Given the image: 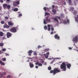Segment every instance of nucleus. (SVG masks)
Instances as JSON below:
<instances>
[{"mask_svg": "<svg viewBox=\"0 0 78 78\" xmlns=\"http://www.w3.org/2000/svg\"><path fill=\"white\" fill-rule=\"evenodd\" d=\"M60 72H61V70H59V69L55 68L53 70H51L50 71V73H53L54 75L56 74V73H59Z\"/></svg>", "mask_w": 78, "mask_h": 78, "instance_id": "nucleus-1", "label": "nucleus"}, {"mask_svg": "<svg viewBox=\"0 0 78 78\" xmlns=\"http://www.w3.org/2000/svg\"><path fill=\"white\" fill-rule=\"evenodd\" d=\"M66 63H68L63 62L60 66V68L61 69H63V71H66Z\"/></svg>", "mask_w": 78, "mask_h": 78, "instance_id": "nucleus-2", "label": "nucleus"}, {"mask_svg": "<svg viewBox=\"0 0 78 78\" xmlns=\"http://www.w3.org/2000/svg\"><path fill=\"white\" fill-rule=\"evenodd\" d=\"M73 42H78V37L75 36L73 39Z\"/></svg>", "mask_w": 78, "mask_h": 78, "instance_id": "nucleus-3", "label": "nucleus"}, {"mask_svg": "<svg viewBox=\"0 0 78 78\" xmlns=\"http://www.w3.org/2000/svg\"><path fill=\"white\" fill-rule=\"evenodd\" d=\"M10 31L12 33H16L17 31V30L16 29L13 27L11 29Z\"/></svg>", "mask_w": 78, "mask_h": 78, "instance_id": "nucleus-4", "label": "nucleus"}, {"mask_svg": "<svg viewBox=\"0 0 78 78\" xmlns=\"http://www.w3.org/2000/svg\"><path fill=\"white\" fill-rule=\"evenodd\" d=\"M54 37L55 39H57V40H59V39L60 38V37L58 36V34H55L54 36Z\"/></svg>", "mask_w": 78, "mask_h": 78, "instance_id": "nucleus-5", "label": "nucleus"}, {"mask_svg": "<svg viewBox=\"0 0 78 78\" xmlns=\"http://www.w3.org/2000/svg\"><path fill=\"white\" fill-rule=\"evenodd\" d=\"M46 21L49 22H50V20L49 19L47 18L46 19V20H44V24H47V23L46 22Z\"/></svg>", "mask_w": 78, "mask_h": 78, "instance_id": "nucleus-6", "label": "nucleus"}, {"mask_svg": "<svg viewBox=\"0 0 78 78\" xmlns=\"http://www.w3.org/2000/svg\"><path fill=\"white\" fill-rule=\"evenodd\" d=\"M33 53V51L31 50H30L28 52V55L30 56H31V54Z\"/></svg>", "mask_w": 78, "mask_h": 78, "instance_id": "nucleus-7", "label": "nucleus"}, {"mask_svg": "<svg viewBox=\"0 0 78 78\" xmlns=\"http://www.w3.org/2000/svg\"><path fill=\"white\" fill-rule=\"evenodd\" d=\"M11 34L9 32H8L7 33V36L8 38H9L10 37H11Z\"/></svg>", "mask_w": 78, "mask_h": 78, "instance_id": "nucleus-8", "label": "nucleus"}, {"mask_svg": "<svg viewBox=\"0 0 78 78\" xmlns=\"http://www.w3.org/2000/svg\"><path fill=\"white\" fill-rule=\"evenodd\" d=\"M3 27L4 28H9L10 27V26L6 24H5L3 26Z\"/></svg>", "mask_w": 78, "mask_h": 78, "instance_id": "nucleus-9", "label": "nucleus"}, {"mask_svg": "<svg viewBox=\"0 0 78 78\" xmlns=\"http://www.w3.org/2000/svg\"><path fill=\"white\" fill-rule=\"evenodd\" d=\"M66 66L68 69H70V67H71V64L70 63H68L67 64Z\"/></svg>", "mask_w": 78, "mask_h": 78, "instance_id": "nucleus-10", "label": "nucleus"}, {"mask_svg": "<svg viewBox=\"0 0 78 78\" xmlns=\"http://www.w3.org/2000/svg\"><path fill=\"white\" fill-rule=\"evenodd\" d=\"M29 64L30 66V68H33V67H34V65H33V64H32L31 62H30Z\"/></svg>", "mask_w": 78, "mask_h": 78, "instance_id": "nucleus-11", "label": "nucleus"}, {"mask_svg": "<svg viewBox=\"0 0 78 78\" xmlns=\"http://www.w3.org/2000/svg\"><path fill=\"white\" fill-rule=\"evenodd\" d=\"M9 25L10 26H11L12 25H14V23L11 22H8Z\"/></svg>", "mask_w": 78, "mask_h": 78, "instance_id": "nucleus-12", "label": "nucleus"}, {"mask_svg": "<svg viewBox=\"0 0 78 78\" xmlns=\"http://www.w3.org/2000/svg\"><path fill=\"white\" fill-rule=\"evenodd\" d=\"M8 5V4H4L3 5V7L4 8H6L7 7V6Z\"/></svg>", "mask_w": 78, "mask_h": 78, "instance_id": "nucleus-13", "label": "nucleus"}, {"mask_svg": "<svg viewBox=\"0 0 78 78\" xmlns=\"http://www.w3.org/2000/svg\"><path fill=\"white\" fill-rule=\"evenodd\" d=\"M53 19L54 20H55V22H58V19H57V18H53Z\"/></svg>", "mask_w": 78, "mask_h": 78, "instance_id": "nucleus-14", "label": "nucleus"}, {"mask_svg": "<svg viewBox=\"0 0 78 78\" xmlns=\"http://www.w3.org/2000/svg\"><path fill=\"white\" fill-rule=\"evenodd\" d=\"M52 11L54 14H55L56 12V10L54 9H52Z\"/></svg>", "mask_w": 78, "mask_h": 78, "instance_id": "nucleus-15", "label": "nucleus"}, {"mask_svg": "<svg viewBox=\"0 0 78 78\" xmlns=\"http://www.w3.org/2000/svg\"><path fill=\"white\" fill-rule=\"evenodd\" d=\"M68 2L70 5H72V2L71 1V0H68Z\"/></svg>", "mask_w": 78, "mask_h": 78, "instance_id": "nucleus-16", "label": "nucleus"}, {"mask_svg": "<svg viewBox=\"0 0 78 78\" xmlns=\"http://www.w3.org/2000/svg\"><path fill=\"white\" fill-rule=\"evenodd\" d=\"M3 36V33L2 32L0 31V36Z\"/></svg>", "mask_w": 78, "mask_h": 78, "instance_id": "nucleus-17", "label": "nucleus"}, {"mask_svg": "<svg viewBox=\"0 0 78 78\" xmlns=\"http://www.w3.org/2000/svg\"><path fill=\"white\" fill-rule=\"evenodd\" d=\"M75 20L76 22H78V15H77V17L75 18Z\"/></svg>", "mask_w": 78, "mask_h": 78, "instance_id": "nucleus-18", "label": "nucleus"}, {"mask_svg": "<svg viewBox=\"0 0 78 78\" xmlns=\"http://www.w3.org/2000/svg\"><path fill=\"white\" fill-rule=\"evenodd\" d=\"M7 8L8 9H10V8H11V6H10V5H7Z\"/></svg>", "mask_w": 78, "mask_h": 78, "instance_id": "nucleus-19", "label": "nucleus"}, {"mask_svg": "<svg viewBox=\"0 0 78 78\" xmlns=\"http://www.w3.org/2000/svg\"><path fill=\"white\" fill-rule=\"evenodd\" d=\"M49 51V49L46 48L44 49V51L45 52H47V51Z\"/></svg>", "mask_w": 78, "mask_h": 78, "instance_id": "nucleus-20", "label": "nucleus"}, {"mask_svg": "<svg viewBox=\"0 0 78 78\" xmlns=\"http://www.w3.org/2000/svg\"><path fill=\"white\" fill-rule=\"evenodd\" d=\"M45 15H46V16H48L49 15H50V13L48 12H46L45 13Z\"/></svg>", "mask_w": 78, "mask_h": 78, "instance_id": "nucleus-21", "label": "nucleus"}, {"mask_svg": "<svg viewBox=\"0 0 78 78\" xmlns=\"http://www.w3.org/2000/svg\"><path fill=\"white\" fill-rule=\"evenodd\" d=\"M48 69L49 70H51V67L49 66L48 67Z\"/></svg>", "mask_w": 78, "mask_h": 78, "instance_id": "nucleus-22", "label": "nucleus"}, {"mask_svg": "<svg viewBox=\"0 0 78 78\" xmlns=\"http://www.w3.org/2000/svg\"><path fill=\"white\" fill-rule=\"evenodd\" d=\"M18 11V9L17 8H15L14 9V11Z\"/></svg>", "mask_w": 78, "mask_h": 78, "instance_id": "nucleus-23", "label": "nucleus"}, {"mask_svg": "<svg viewBox=\"0 0 78 78\" xmlns=\"http://www.w3.org/2000/svg\"><path fill=\"white\" fill-rule=\"evenodd\" d=\"M1 65H2V66H5V63H3L2 62H1Z\"/></svg>", "mask_w": 78, "mask_h": 78, "instance_id": "nucleus-24", "label": "nucleus"}, {"mask_svg": "<svg viewBox=\"0 0 78 78\" xmlns=\"http://www.w3.org/2000/svg\"><path fill=\"white\" fill-rule=\"evenodd\" d=\"M1 23L2 24H4L5 23V22H4V21H2L1 22Z\"/></svg>", "mask_w": 78, "mask_h": 78, "instance_id": "nucleus-25", "label": "nucleus"}, {"mask_svg": "<svg viewBox=\"0 0 78 78\" xmlns=\"http://www.w3.org/2000/svg\"><path fill=\"white\" fill-rule=\"evenodd\" d=\"M16 3L17 4V5H19V1H17L16 2Z\"/></svg>", "mask_w": 78, "mask_h": 78, "instance_id": "nucleus-26", "label": "nucleus"}, {"mask_svg": "<svg viewBox=\"0 0 78 78\" xmlns=\"http://www.w3.org/2000/svg\"><path fill=\"white\" fill-rule=\"evenodd\" d=\"M44 30H47V26H45L44 27Z\"/></svg>", "mask_w": 78, "mask_h": 78, "instance_id": "nucleus-27", "label": "nucleus"}, {"mask_svg": "<svg viewBox=\"0 0 78 78\" xmlns=\"http://www.w3.org/2000/svg\"><path fill=\"white\" fill-rule=\"evenodd\" d=\"M38 66H42V64L40 63H39L38 65Z\"/></svg>", "mask_w": 78, "mask_h": 78, "instance_id": "nucleus-28", "label": "nucleus"}, {"mask_svg": "<svg viewBox=\"0 0 78 78\" xmlns=\"http://www.w3.org/2000/svg\"><path fill=\"white\" fill-rule=\"evenodd\" d=\"M73 14H77V12H76V11H74Z\"/></svg>", "mask_w": 78, "mask_h": 78, "instance_id": "nucleus-29", "label": "nucleus"}, {"mask_svg": "<svg viewBox=\"0 0 78 78\" xmlns=\"http://www.w3.org/2000/svg\"><path fill=\"white\" fill-rule=\"evenodd\" d=\"M0 47H3V44L0 43Z\"/></svg>", "mask_w": 78, "mask_h": 78, "instance_id": "nucleus-30", "label": "nucleus"}, {"mask_svg": "<svg viewBox=\"0 0 78 78\" xmlns=\"http://www.w3.org/2000/svg\"><path fill=\"white\" fill-rule=\"evenodd\" d=\"M44 9L45 11H47V8H46V7H44Z\"/></svg>", "mask_w": 78, "mask_h": 78, "instance_id": "nucleus-31", "label": "nucleus"}, {"mask_svg": "<svg viewBox=\"0 0 78 78\" xmlns=\"http://www.w3.org/2000/svg\"><path fill=\"white\" fill-rule=\"evenodd\" d=\"M2 61H6V58H3Z\"/></svg>", "mask_w": 78, "mask_h": 78, "instance_id": "nucleus-32", "label": "nucleus"}, {"mask_svg": "<svg viewBox=\"0 0 78 78\" xmlns=\"http://www.w3.org/2000/svg\"><path fill=\"white\" fill-rule=\"evenodd\" d=\"M48 27V28H50L51 27V25H50V24H48L47 25Z\"/></svg>", "mask_w": 78, "mask_h": 78, "instance_id": "nucleus-33", "label": "nucleus"}, {"mask_svg": "<svg viewBox=\"0 0 78 78\" xmlns=\"http://www.w3.org/2000/svg\"><path fill=\"white\" fill-rule=\"evenodd\" d=\"M0 77L2 78V77H3V74H0Z\"/></svg>", "mask_w": 78, "mask_h": 78, "instance_id": "nucleus-34", "label": "nucleus"}, {"mask_svg": "<svg viewBox=\"0 0 78 78\" xmlns=\"http://www.w3.org/2000/svg\"><path fill=\"white\" fill-rule=\"evenodd\" d=\"M2 51H6V49L4 48V49H2Z\"/></svg>", "mask_w": 78, "mask_h": 78, "instance_id": "nucleus-35", "label": "nucleus"}, {"mask_svg": "<svg viewBox=\"0 0 78 78\" xmlns=\"http://www.w3.org/2000/svg\"><path fill=\"white\" fill-rule=\"evenodd\" d=\"M22 16V15L21 14H19V17H21Z\"/></svg>", "mask_w": 78, "mask_h": 78, "instance_id": "nucleus-36", "label": "nucleus"}, {"mask_svg": "<svg viewBox=\"0 0 78 78\" xmlns=\"http://www.w3.org/2000/svg\"><path fill=\"white\" fill-rule=\"evenodd\" d=\"M34 55H37V53L35 52H34Z\"/></svg>", "mask_w": 78, "mask_h": 78, "instance_id": "nucleus-37", "label": "nucleus"}, {"mask_svg": "<svg viewBox=\"0 0 78 78\" xmlns=\"http://www.w3.org/2000/svg\"><path fill=\"white\" fill-rule=\"evenodd\" d=\"M66 22L68 23H69V20L68 19L67 20Z\"/></svg>", "mask_w": 78, "mask_h": 78, "instance_id": "nucleus-38", "label": "nucleus"}, {"mask_svg": "<svg viewBox=\"0 0 78 78\" xmlns=\"http://www.w3.org/2000/svg\"><path fill=\"white\" fill-rule=\"evenodd\" d=\"M56 17L57 18V19H61V17L59 16H56Z\"/></svg>", "mask_w": 78, "mask_h": 78, "instance_id": "nucleus-39", "label": "nucleus"}, {"mask_svg": "<svg viewBox=\"0 0 78 78\" xmlns=\"http://www.w3.org/2000/svg\"><path fill=\"white\" fill-rule=\"evenodd\" d=\"M48 30L49 31H50V27H48Z\"/></svg>", "mask_w": 78, "mask_h": 78, "instance_id": "nucleus-40", "label": "nucleus"}, {"mask_svg": "<svg viewBox=\"0 0 78 78\" xmlns=\"http://www.w3.org/2000/svg\"><path fill=\"white\" fill-rule=\"evenodd\" d=\"M48 58V55H47L45 57V58L47 59V58Z\"/></svg>", "mask_w": 78, "mask_h": 78, "instance_id": "nucleus-41", "label": "nucleus"}, {"mask_svg": "<svg viewBox=\"0 0 78 78\" xmlns=\"http://www.w3.org/2000/svg\"><path fill=\"white\" fill-rule=\"evenodd\" d=\"M51 31H53L54 30V28L53 27L51 28Z\"/></svg>", "mask_w": 78, "mask_h": 78, "instance_id": "nucleus-42", "label": "nucleus"}, {"mask_svg": "<svg viewBox=\"0 0 78 78\" xmlns=\"http://www.w3.org/2000/svg\"><path fill=\"white\" fill-rule=\"evenodd\" d=\"M11 76L10 75H8L7 76V78H10Z\"/></svg>", "mask_w": 78, "mask_h": 78, "instance_id": "nucleus-43", "label": "nucleus"}, {"mask_svg": "<svg viewBox=\"0 0 78 78\" xmlns=\"http://www.w3.org/2000/svg\"><path fill=\"white\" fill-rule=\"evenodd\" d=\"M35 65H39V62H37L35 63Z\"/></svg>", "mask_w": 78, "mask_h": 78, "instance_id": "nucleus-44", "label": "nucleus"}, {"mask_svg": "<svg viewBox=\"0 0 78 78\" xmlns=\"http://www.w3.org/2000/svg\"><path fill=\"white\" fill-rule=\"evenodd\" d=\"M49 52H47L46 53V55H47L48 56V55H49Z\"/></svg>", "mask_w": 78, "mask_h": 78, "instance_id": "nucleus-45", "label": "nucleus"}, {"mask_svg": "<svg viewBox=\"0 0 78 78\" xmlns=\"http://www.w3.org/2000/svg\"><path fill=\"white\" fill-rule=\"evenodd\" d=\"M0 2L3 3V0H0Z\"/></svg>", "mask_w": 78, "mask_h": 78, "instance_id": "nucleus-46", "label": "nucleus"}, {"mask_svg": "<svg viewBox=\"0 0 78 78\" xmlns=\"http://www.w3.org/2000/svg\"><path fill=\"white\" fill-rule=\"evenodd\" d=\"M5 19H8L9 18L8 17V16H5Z\"/></svg>", "mask_w": 78, "mask_h": 78, "instance_id": "nucleus-47", "label": "nucleus"}, {"mask_svg": "<svg viewBox=\"0 0 78 78\" xmlns=\"http://www.w3.org/2000/svg\"><path fill=\"white\" fill-rule=\"evenodd\" d=\"M63 23L66 24V23H67V22L66 21H64L63 22Z\"/></svg>", "mask_w": 78, "mask_h": 78, "instance_id": "nucleus-48", "label": "nucleus"}, {"mask_svg": "<svg viewBox=\"0 0 78 78\" xmlns=\"http://www.w3.org/2000/svg\"><path fill=\"white\" fill-rule=\"evenodd\" d=\"M13 5H14V6H17V5L15 4H13Z\"/></svg>", "mask_w": 78, "mask_h": 78, "instance_id": "nucleus-49", "label": "nucleus"}, {"mask_svg": "<svg viewBox=\"0 0 78 78\" xmlns=\"http://www.w3.org/2000/svg\"><path fill=\"white\" fill-rule=\"evenodd\" d=\"M71 9H72V10H73V9H74V8H73V7H71Z\"/></svg>", "mask_w": 78, "mask_h": 78, "instance_id": "nucleus-50", "label": "nucleus"}, {"mask_svg": "<svg viewBox=\"0 0 78 78\" xmlns=\"http://www.w3.org/2000/svg\"><path fill=\"white\" fill-rule=\"evenodd\" d=\"M3 75H6V73H5V72H4V73H3Z\"/></svg>", "mask_w": 78, "mask_h": 78, "instance_id": "nucleus-51", "label": "nucleus"}, {"mask_svg": "<svg viewBox=\"0 0 78 78\" xmlns=\"http://www.w3.org/2000/svg\"><path fill=\"white\" fill-rule=\"evenodd\" d=\"M37 48H41V46H38Z\"/></svg>", "mask_w": 78, "mask_h": 78, "instance_id": "nucleus-52", "label": "nucleus"}, {"mask_svg": "<svg viewBox=\"0 0 78 78\" xmlns=\"http://www.w3.org/2000/svg\"><path fill=\"white\" fill-rule=\"evenodd\" d=\"M63 5H66V2H64L63 3Z\"/></svg>", "mask_w": 78, "mask_h": 78, "instance_id": "nucleus-53", "label": "nucleus"}, {"mask_svg": "<svg viewBox=\"0 0 78 78\" xmlns=\"http://www.w3.org/2000/svg\"><path fill=\"white\" fill-rule=\"evenodd\" d=\"M41 62L42 63H44V60H42V61H41Z\"/></svg>", "mask_w": 78, "mask_h": 78, "instance_id": "nucleus-54", "label": "nucleus"}, {"mask_svg": "<svg viewBox=\"0 0 78 78\" xmlns=\"http://www.w3.org/2000/svg\"><path fill=\"white\" fill-rule=\"evenodd\" d=\"M51 34H53V31L51 32Z\"/></svg>", "mask_w": 78, "mask_h": 78, "instance_id": "nucleus-55", "label": "nucleus"}, {"mask_svg": "<svg viewBox=\"0 0 78 78\" xmlns=\"http://www.w3.org/2000/svg\"><path fill=\"white\" fill-rule=\"evenodd\" d=\"M52 8H55V6H54V5H52Z\"/></svg>", "mask_w": 78, "mask_h": 78, "instance_id": "nucleus-56", "label": "nucleus"}, {"mask_svg": "<svg viewBox=\"0 0 78 78\" xmlns=\"http://www.w3.org/2000/svg\"><path fill=\"white\" fill-rule=\"evenodd\" d=\"M69 50H72V48H70V47H69Z\"/></svg>", "mask_w": 78, "mask_h": 78, "instance_id": "nucleus-57", "label": "nucleus"}, {"mask_svg": "<svg viewBox=\"0 0 78 78\" xmlns=\"http://www.w3.org/2000/svg\"><path fill=\"white\" fill-rule=\"evenodd\" d=\"M35 68H36V69H37L38 68V66H35Z\"/></svg>", "mask_w": 78, "mask_h": 78, "instance_id": "nucleus-58", "label": "nucleus"}, {"mask_svg": "<svg viewBox=\"0 0 78 78\" xmlns=\"http://www.w3.org/2000/svg\"><path fill=\"white\" fill-rule=\"evenodd\" d=\"M10 0H7V2H9Z\"/></svg>", "mask_w": 78, "mask_h": 78, "instance_id": "nucleus-59", "label": "nucleus"}, {"mask_svg": "<svg viewBox=\"0 0 78 78\" xmlns=\"http://www.w3.org/2000/svg\"><path fill=\"white\" fill-rule=\"evenodd\" d=\"M6 56H9V54H7L6 55Z\"/></svg>", "mask_w": 78, "mask_h": 78, "instance_id": "nucleus-60", "label": "nucleus"}, {"mask_svg": "<svg viewBox=\"0 0 78 78\" xmlns=\"http://www.w3.org/2000/svg\"><path fill=\"white\" fill-rule=\"evenodd\" d=\"M2 61L0 60V64H1V63H2Z\"/></svg>", "mask_w": 78, "mask_h": 78, "instance_id": "nucleus-61", "label": "nucleus"}, {"mask_svg": "<svg viewBox=\"0 0 78 78\" xmlns=\"http://www.w3.org/2000/svg\"><path fill=\"white\" fill-rule=\"evenodd\" d=\"M31 30H34V28H32L31 29Z\"/></svg>", "mask_w": 78, "mask_h": 78, "instance_id": "nucleus-62", "label": "nucleus"}, {"mask_svg": "<svg viewBox=\"0 0 78 78\" xmlns=\"http://www.w3.org/2000/svg\"><path fill=\"white\" fill-rule=\"evenodd\" d=\"M27 62H30V60H28V61H27Z\"/></svg>", "mask_w": 78, "mask_h": 78, "instance_id": "nucleus-63", "label": "nucleus"}, {"mask_svg": "<svg viewBox=\"0 0 78 78\" xmlns=\"http://www.w3.org/2000/svg\"><path fill=\"white\" fill-rule=\"evenodd\" d=\"M44 55H46V54H44Z\"/></svg>", "mask_w": 78, "mask_h": 78, "instance_id": "nucleus-64", "label": "nucleus"}]
</instances>
